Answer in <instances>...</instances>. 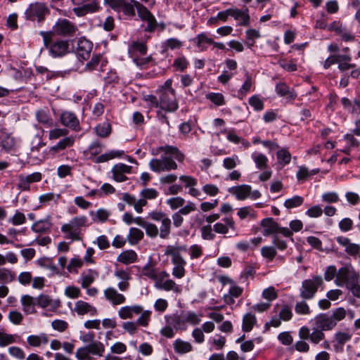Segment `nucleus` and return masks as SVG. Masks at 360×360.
<instances>
[{
	"label": "nucleus",
	"mask_w": 360,
	"mask_h": 360,
	"mask_svg": "<svg viewBox=\"0 0 360 360\" xmlns=\"http://www.w3.org/2000/svg\"><path fill=\"white\" fill-rule=\"evenodd\" d=\"M8 221L14 226H18L25 224L26 218L22 212L16 210L13 217L8 219Z\"/></svg>",
	"instance_id": "53"
},
{
	"label": "nucleus",
	"mask_w": 360,
	"mask_h": 360,
	"mask_svg": "<svg viewBox=\"0 0 360 360\" xmlns=\"http://www.w3.org/2000/svg\"><path fill=\"white\" fill-rule=\"evenodd\" d=\"M257 323L255 316L251 313L246 314L243 319V330L250 332Z\"/></svg>",
	"instance_id": "39"
},
{
	"label": "nucleus",
	"mask_w": 360,
	"mask_h": 360,
	"mask_svg": "<svg viewBox=\"0 0 360 360\" xmlns=\"http://www.w3.org/2000/svg\"><path fill=\"white\" fill-rule=\"evenodd\" d=\"M87 218L84 216L73 218L69 224H65L61 226V231L67 233L66 238L72 240H80V228L84 226Z\"/></svg>",
	"instance_id": "5"
},
{
	"label": "nucleus",
	"mask_w": 360,
	"mask_h": 360,
	"mask_svg": "<svg viewBox=\"0 0 360 360\" xmlns=\"http://www.w3.org/2000/svg\"><path fill=\"white\" fill-rule=\"evenodd\" d=\"M143 308L139 305L126 306L120 308L118 311L119 316L122 319H131L133 314H139L142 312Z\"/></svg>",
	"instance_id": "26"
},
{
	"label": "nucleus",
	"mask_w": 360,
	"mask_h": 360,
	"mask_svg": "<svg viewBox=\"0 0 360 360\" xmlns=\"http://www.w3.org/2000/svg\"><path fill=\"white\" fill-rule=\"evenodd\" d=\"M304 203V198L300 195H294L284 201L283 205L285 208L290 210L300 207Z\"/></svg>",
	"instance_id": "42"
},
{
	"label": "nucleus",
	"mask_w": 360,
	"mask_h": 360,
	"mask_svg": "<svg viewBox=\"0 0 360 360\" xmlns=\"http://www.w3.org/2000/svg\"><path fill=\"white\" fill-rule=\"evenodd\" d=\"M50 13L46 4L43 2H34L30 4L25 11V17L27 20L41 22Z\"/></svg>",
	"instance_id": "7"
},
{
	"label": "nucleus",
	"mask_w": 360,
	"mask_h": 360,
	"mask_svg": "<svg viewBox=\"0 0 360 360\" xmlns=\"http://www.w3.org/2000/svg\"><path fill=\"white\" fill-rule=\"evenodd\" d=\"M185 200L181 197L171 198L167 200V203L172 210H176L184 205Z\"/></svg>",
	"instance_id": "64"
},
{
	"label": "nucleus",
	"mask_w": 360,
	"mask_h": 360,
	"mask_svg": "<svg viewBox=\"0 0 360 360\" xmlns=\"http://www.w3.org/2000/svg\"><path fill=\"white\" fill-rule=\"evenodd\" d=\"M192 41L196 44L200 51H203L207 49L205 44H211L213 43V39L208 37L205 33L202 32L193 39Z\"/></svg>",
	"instance_id": "30"
},
{
	"label": "nucleus",
	"mask_w": 360,
	"mask_h": 360,
	"mask_svg": "<svg viewBox=\"0 0 360 360\" xmlns=\"http://www.w3.org/2000/svg\"><path fill=\"white\" fill-rule=\"evenodd\" d=\"M14 342H15V335L0 331V347H5Z\"/></svg>",
	"instance_id": "56"
},
{
	"label": "nucleus",
	"mask_w": 360,
	"mask_h": 360,
	"mask_svg": "<svg viewBox=\"0 0 360 360\" xmlns=\"http://www.w3.org/2000/svg\"><path fill=\"white\" fill-rule=\"evenodd\" d=\"M104 296L114 305H118L125 302V297L119 293L115 288H108L104 290Z\"/></svg>",
	"instance_id": "24"
},
{
	"label": "nucleus",
	"mask_w": 360,
	"mask_h": 360,
	"mask_svg": "<svg viewBox=\"0 0 360 360\" xmlns=\"http://www.w3.org/2000/svg\"><path fill=\"white\" fill-rule=\"evenodd\" d=\"M206 98L217 105H223L225 104L224 97L221 93H210L206 95Z\"/></svg>",
	"instance_id": "51"
},
{
	"label": "nucleus",
	"mask_w": 360,
	"mask_h": 360,
	"mask_svg": "<svg viewBox=\"0 0 360 360\" xmlns=\"http://www.w3.org/2000/svg\"><path fill=\"white\" fill-rule=\"evenodd\" d=\"M277 160L279 164L284 165H288L291 160V155L285 148H281L277 152Z\"/></svg>",
	"instance_id": "46"
},
{
	"label": "nucleus",
	"mask_w": 360,
	"mask_h": 360,
	"mask_svg": "<svg viewBox=\"0 0 360 360\" xmlns=\"http://www.w3.org/2000/svg\"><path fill=\"white\" fill-rule=\"evenodd\" d=\"M251 158L255 162L257 169L263 170L268 167V158L264 154L259 152H254L251 155Z\"/></svg>",
	"instance_id": "35"
},
{
	"label": "nucleus",
	"mask_w": 360,
	"mask_h": 360,
	"mask_svg": "<svg viewBox=\"0 0 360 360\" xmlns=\"http://www.w3.org/2000/svg\"><path fill=\"white\" fill-rule=\"evenodd\" d=\"M27 341L32 347H39L41 343L46 344L49 342V339L46 334L42 333L40 335H30Z\"/></svg>",
	"instance_id": "41"
},
{
	"label": "nucleus",
	"mask_w": 360,
	"mask_h": 360,
	"mask_svg": "<svg viewBox=\"0 0 360 360\" xmlns=\"http://www.w3.org/2000/svg\"><path fill=\"white\" fill-rule=\"evenodd\" d=\"M229 9L230 16L233 17L236 20H240L239 25L248 26L250 24V15L248 14V9L241 11L238 8H231Z\"/></svg>",
	"instance_id": "23"
},
{
	"label": "nucleus",
	"mask_w": 360,
	"mask_h": 360,
	"mask_svg": "<svg viewBox=\"0 0 360 360\" xmlns=\"http://www.w3.org/2000/svg\"><path fill=\"white\" fill-rule=\"evenodd\" d=\"M22 309L26 314H33L36 312L35 305L37 304L35 300L30 295H25L21 297Z\"/></svg>",
	"instance_id": "29"
},
{
	"label": "nucleus",
	"mask_w": 360,
	"mask_h": 360,
	"mask_svg": "<svg viewBox=\"0 0 360 360\" xmlns=\"http://www.w3.org/2000/svg\"><path fill=\"white\" fill-rule=\"evenodd\" d=\"M185 317L186 323H189L191 325H198L200 322L199 316L194 311H187L184 314Z\"/></svg>",
	"instance_id": "59"
},
{
	"label": "nucleus",
	"mask_w": 360,
	"mask_h": 360,
	"mask_svg": "<svg viewBox=\"0 0 360 360\" xmlns=\"http://www.w3.org/2000/svg\"><path fill=\"white\" fill-rule=\"evenodd\" d=\"M135 224L143 228L146 233L148 237L156 238L159 236V230L158 226L152 223L146 221L141 217H136Z\"/></svg>",
	"instance_id": "19"
},
{
	"label": "nucleus",
	"mask_w": 360,
	"mask_h": 360,
	"mask_svg": "<svg viewBox=\"0 0 360 360\" xmlns=\"http://www.w3.org/2000/svg\"><path fill=\"white\" fill-rule=\"evenodd\" d=\"M174 348L176 352L184 354L191 351L192 345L188 342L177 339L174 342Z\"/></svg>",
	"instance_id": "43"
},
{
	"label": "nucleus",
	"mask_w": 360,
	"mask_h": 360,
	"mask_svg": "<svg viewBox=\"0 0 360 360\" xmlns=\"http://www.w3.org/2000/svg\"><path fill=\"white\" fill-rule=\"evenodd\" d=\"M252 84L253 81L252 76L249 72H247L245 73V80L240 89L238 91V97L240 99H243L247 94L250 91Z\"/></svg>",
	"instance_id": "33"
},
{
	"label": "nucleus",
	"mask_w": 360,
	"mask_h": 360,
	"mask_svg": "<svg viewBox=\"0 0 360 360\" xmlns=\"http://www.w3.org/2000/svg\"><path fill=\"white\" fill-rule=\"evenodd\" d=\"M160 108L165 112H175L178 108L176 94L172 91H159Z\"/></svg>",
	"instance_id": "11"
},
{
	"label": "nucleus",
	"mask_w": 360,
	"mask_h": 360,
	"mask_svg": "<svg viewBox=\"0 0 360 360\" xmlns=\"http://www.w3.org/2000/svg\"><path fill=\"white\" fill-rule=\"evenodd\" d=\"M13 139L3 130H0V145L6 150H9L13 146Z\"/></svg>",
	"instance_id": "45"
},
{
	"label": "nucleus",
	"mask_w": 360,
	"mask_h": 360,
	"mask_svg": "<svg viewBox=\"0 0 360 360\" xmlns=\"http://www.w3.org/2000/svg\"><path fill=\"white\" fill-rule=\"evenodd\" d=\"M124 154V152L123 150H110L108 153L102 154V155L96 157L94 159V162L96 163H101V162H107V161L114 159L115 158H120L122 155H123Z\"/></svg>",
	"instance_id": "34"
},
{
	"label": "nucleus",
	"mask_w": 360,
	"mask_h": 360,
	"mask_svg": "<svg viewBox=\"0 0 360 360\" xmlns=\"http://www.w3.org/2000/svg\"><path fill=\"white\" fill-rule=\"evenodd\" d=\"M165 49L163 52H165L167 49H179L183 46V43L176 38H170L168 39L165 43Z\"/></svg>",
	"instance_id": "60"
},
{
	"label": "nucleus",
	"mask_w": 360,
	"mask_h": 360,
	"mask_svg": "<svg viewBox=\"0 0 360 360\" xmlns=\"http://www.w3.org/2000/svg\"><path fill=\"white\" fill-rule=\"evenodd\" d=\"M251 186L246 184H242L233 186L229 189V192L234 194L238 200H243L246 199L251 193Z\"/></svg>",
	"instance_id": "25"
},
{
	"label": "nucleus",
	"mask_w": 360,
	"mask_h": 360,
	"mask_svg": "<svg viewBox=\"0 0 360 360\" xmlns=\"http://www.w3.org/2000/svg\"><path fill=\"white\" fill-rule=\"evenodd\" d=\"M74 5L77 7L72 9L73 13L79 17H82L89 13L98 10L99 6L95 0H72Z\"/></svg>",
	"instance_id": "10"
},
{
	"label": "nucleus",
	"mask_w": 360,
	"mask_h": 360,
	"mask_svg": "<svg viewBox=\"0 0 360 360\" xmlns=\"http://www.w3.org/2000/svg\"><path fill=\"white\" fill-rule=\"evenodd\" d=\"M153 281L155 282V287L159 290H172L176 293L181 292L180 287L169 278V274L165 271L158 273Z\"/></svg>",
	"instance_id": "8"
},
{
	"label": "nucleus",
	"mask_w": 360,
	"mask_h": 360,
	"mask_svg": "<svg viewBox=\"0 0 360 360\" xmlns=\"http://www.w3.org/2000/svg\"><path fill=\"white\" fill-rule=\"evenodd\" d=\"M107 61L103 58L102 54L94 55L91 60L86 65V68L89 70H100L106 64Z\"/></svg>",
	"instance_id": "27"
},
{
	"label": "nucleus",
	"mask_w": 360,
	"mask_h": 360,
	"mask_svg": "<svg viewBox=\"0 0 360 360\" xmlns=\"http://www.w3.org/2000/svg\"><path fill=\"white\" fill-rule=\"evenodd\" d=\"M98 274L96 271L89 269L86 274L82 275L81 285L82 288H89L95 281Z\"/></svg>",
	"instance_id": "38"
},
{
	"label": "nucleus",
	"mask_w": 360,
	"mask_h": 360,
	"mask_svg": "<svg viewBox=\"0 0 360 360\" xmlns=\"http://www.w3.org/2000/svg\"><path fill=\"white\" fill-rule=\"evenodd\" d=\"M171 219L169 217L164 218L161 221V225L160 226L159 236L161 238L166 239L169 238L171 232Z\"/></svg>",
	"instance_id": "40"
},
{
	"label": "nucleus",
	"mask_w": 360,
	"mask_h": 360,
	"mask_svg": "<svg viewBox=\"0 0 360 360\" xmlns=\"http://www.w3.org/2000/svg\"><path fill=\"white\" fill-rule=\"evenodd\" d=\"M93 49V43L84 37L79 38L77 41L75 53L80 60L89 58Z\"/></svg>",
	"instance_id": "13"
},
{
	"label": "nucleus",
	"mask_w": 360,
	"mask_h": 360,
	"mask_svg": "<svg viewBox=\"0 0 360 360\" xmlns=\"http://www.w3.org/2000/svg\"><path fill=\"white\" fill-rule=\"evenodd\" d=\"M325 338V335L320 329L315 326L312 328V332L310 335V341L314 344H318L320 341Z\"/></svg>",
	"instance_id": "54"
},
{
	"label": "nucleus",
	"mask_w": 360,
	"mask_h": 360,
	"mask_svg": "<svg viewBox=\"0 0 360 360\" xmlns=\"http://www.w3.org/2000/svg\"><path fill=\"white\" fill-rule=\"evenodd\" d=\"M240 162L238 157L236 155H233L231 157H228L223 160V167L229 170L234 169L237 165Z\"/></svg>",
	"instance_id": "50"
},
{
	"label": "nucleus",
	"mask_w": 360,
	"mask_h": 360,
	"mask_svg": "<svg viewBox=\"0 0 360 360\" xmlns=\"http://www.w3.org/2000/svg\"><path fill=\"white\" fill-rule=\"evenodd\" d=\"M60 121L63 126L75 132H79L81 130L79 119L72 112H63L60 116Z\"/></svg>",
	"instance_id": "15"
},
{
	"label": "nucleus",
	"mask_w": 360,
	"mask_h": 360,
	"mask_svg": "<svg viewBox=\"0 0 360 360\" xmlns=\"http://www.w3.org/2000/svg\"><path fill=\"white\" fill-rule=\"evenodd\" d=\"M109 4L110 6L117 11H122L126 15L133 17L135 15V3L127 2L125 0H110Z\"/></svg>",
	"instance_id": "14"
},
{
	"label": "nucleus",
	"mask_w": 360,
	"mask_h": 360,
	"mask_svg": "<svg viewBox=\"0 0 360 360\" xmlns=\"http://www.w3.org/2000/svg\"><path fill=\"white\" fill-rule=\"evenodd\" d=\"M359 279V274L355 271L351 264H349L338 269L335 283L338 286L342 287L345 285L347 288L354 284V282L356 283Z\"/></svg>",
	"instance_id": "6"
},
{
	"label": "nucleus",
	"mask_w": 360,
	"mask_h": 360,
	"mask_svg": "<svg viewBox=\"0 0 360 360\" xmlns=\"http://www.w3.org/2000/svg\"><path fill=\"white\" fill-rule=\"evenodd\" d=\"M75 141V136H70L60 140L55 146L51 148V151L58 152L72 146Z\"/></svg>",
	"instance_id": "28"
},
{
	"label": "nucleus",
	"mask_w": 360,
	"mask_h": 360,
	"mask_svg": "<svg viewBox=\"0 0 360 360\" xmlns=\"http://www.w3.org/2000/svg\"><path fill=\"white\" fill-rule=\"evenodd\" d=\"M337 243L345 248V252L349 256L356 259L360 258V245L352 243L351 240L345 236H338Z\"/></svg>",
	"instance_id": "12"
},
{
	"label": "nucleus",
	"mask_w": 360,
	"mask_h": 360,
	"mask_svg": "<svg viewBox=\"0 0 360 360\" xmlns=\"http://www.w3.org/2000/svg\"><path fill=\"white\" fill-rule=\"evenodd\" d=\"M65 295L71 299H76L81 295V291L79 288L69 285L65 289Z\"/></svg>",
	"instance_id": "58"
},
{
	"label": "nucleus",
	"mask_w": 360,
	"mask_h": 360,
	"mask_svg": "<svg viewBox=\"0 0 360 360\" xmlns=\"http://www.w3.org/2000/svg\"><path fill=\"white\" fill-rule=\"evenodd\" d=\"M52 225L53 224L51 220V217L48 216L44 219H40L34 222L32 224L31 229L35 233H48L51 232Z\"/></svg>",
	"instance_id": "22"
},
{
	"label": "nucleus",
	"mask_w": 360,
	"mask_h": 360,
	"mask_svg": "<svg viewBox=\"0 0 360 360\" xmlns=\"http://www.w3.org/2000/svg\"><path fill=\"white\" fill-rule=\"evenodd\" d=\"M323 284V281L321 276H314L311 278L304 280L300 288V297L302 300L314 298L319 288Z\"/></svg>",
	"instance_id": "4"
},
{
	"label": "nucleus",
	"mask_w": 360,
	"mask_h": 360,
	"mask_svg": "<svg viewBox=\"0 0 360 360\" xmlns=\"http://www.w3.org/2000/svg\"><path fill=\"white\" fill-rule=\"evenodd\" d=\"M131 2L135 3V6L137 10L138 15L142 20H146L153 15V14L144 5L141 4L136 0H131Z\"/></svg>",
	"instance_id": "44"
},
{
	"label": "nucleus",
	"mask_w": 360,
	"mask_h": 360,
	"mask_svg": "<svg viewBox=\"0 0 360 360\" xmlns=\"http://www.w3.org/2000/svg\"><path fill=\"white\" fill-rule=\"evenodd\" d=\"M201 236L204 240H212L215 235L212 233L211 225L203 226L201 229Z\"/></svg>",
	"instance_id": "63"
},
{
	"label": "nucleus",
	"mask_w": 360,
	"mask_h": 360,
	"mask_svg": "<svg viewBox=\"0 0 360 360\" xmlns=\"http://www.w3.org/2000/svg\"><path fill=\"white\" fill-rule=\"evenodd\" d=\"M105 346L103 342L96 340L94 342L81 347L77 349L75 356L77 360H93L92 356H103Z\"/></svg>",
	"instance_id": "2"
},
{
	"label": "nucleus",
	"mask_w": 360,
	"mask_h": 360,
	"mask_svg": "<svg viewBox=\"0 0 360 360\" xmlns=\"http://www.w3.org/2000/svg\"><path fill=\"white\" fill-rule=\"evenodd\" d=\"M14 280V276L11 271L6 269H0V282L8 283Z\"/></svg>",
	"instance_id": "62"
},
{
	"label": "nucleus",
	"mask_w": 360,
	"mask_h": 360,
	"mask_svg": "<svg viewBox=\"0 0 360 360\" xmlns=\"http://www.w3.org/2000/svg\"><path fill=\"white\" fill-rule=\"evenodd\" d=\"M137 259V254L135 251L132 250H128L123 251L122 253H120L117 260L119 262H121L124 264H129L134 262H136Z\"/></svg>",
	"instance_id": "31"
},
{
	"label": "nucleus",
	"mask_w": 360,
	"mask_h": 360,
	"mask_svg": "<svg viewBox=\"0 0 360 360\" xmlns=\"http://www.w3.org/2000/svg\"><path fill=\"white\" fill-rule=\"evenodd\" d=\"M129 51L138 52L141 55H145L147 52V46L143 42L134 41L130 46Z\"/></svg>",
	"instance_id": "57"
},
{
	"label": "nucleus",
	"mask_w": 360,
	"mask_h": 360,
	"mask_svg": "<svg viewBox=\"0 0 360 360\" xmlns=\"http://www.w3.org/2000/svg\"><path fill=\"white\" fill-rule=\"evenodd\" d=\"M188 65L189 62L186 57L181 56L174 59L172 66L176 71L184 72L187 69Z\"/></svg>",
	"instance_id": "47"
},
{
	"label": "nucleus",
	"mask_w": 360,
	"mask_h": 360,
	"mask_svg": "<svg viewBox=\"0 0 360 360\" xmlns=\"http://www.w3.org/2000/svg\"><path fill=\"white\" fill-rule=\"evenodd\" d=\"M103 146L99 141H93L88 148L86 153L90 154L91 157H96L102 151Z\"/></svg>",
	"instance_id": "52"
},
{
	"label": "nucleus",
	"mask_w": 360,
	"mask_h": 360,
	"mask_svg": "<svg viewBox=\"0 0 360 360\" xmlns=\"http://www.w3.org/2000/svg\"><path fill=\"white\" fill-rule=\"evenodd\" d=\"M53 29L55 34L68 37H74L78 31L77 25L65 18L58 19Z\"/></svg>",
	"instance_id": "9"
},
{
	"label": "nucleus",
	"mask_w": 360,
	"mask_h": 360,
	"mask_svg": "<svg viewBox=\"0 0 360 360\" xmlns=\"http://www.w3.org/2000/svg\"><path fill=\"white\" fill-rule=\"evenodd\" d=\"M69 42L67 40H57L50 45L52 56H62L68 52Z\"/></svg>",
	"instance_id": "21"
},
{
	"label": "nucleus",
	"mask_w": 360,
	"mask_h": 360,
	"mask_svg": "<svg viewBox=\"0 0 360 360\" xmlns=\"http://www.w3.org/2000/svg\"><path fill=\"white\" fill-rule=\"evenodd\" d=\"M306 300H303L300 302H297L295 306V311L297 314L300 315H308L311 311L309 305L305 302Z\"/></svg>",
	"instance_id": "49"
},
{
	"label": "nucleus",
	"mask_w": 360,
	"mask_h": 360,
	"mask_svg": "<svg viewBox=\"0 0 360 360\" xmlns=\"http://www.w3.org/2000/svg\"><path fill=\"white\" fill-rule=\"evenodd\" d=\"M185 246L168 245L166 248L165 255L170 256L172 262L174 266L186 265V260L181 255V250H186Z\"/></svg>",
	"instance_id": "16"
},
{
	"label": "nucleus",
	"mask_w": 360,
	"mask_h": 360,
	"mask_svg": "<svg viewBox=\"0 0 360 360\" xmlns=\"http://www.w3.org/2000/svg\"><path fill=\"white\" fill-rule=\"evenodd\" d=\"M96 135L101 138H107L112 131V127L109 122L100 123L94 128Z\"/></svg>",
	"instance_id": "36"
},
{
	"label": "nucleus",
	"mask_w": 360,
	"mask_h": 360,
	"mask_svg": "<svg viewBox=\"0 0 360 360\" xmlns=\"http://www.w3.org/2000/svg\"><path fill=\"white\" fill-rule=\"evenodd\" d=\"M36 118L39 123L46 127H51L53 125V120L47 108L38 110L36 112Z\"/></svg>",
	"instance_id": "32"
},
{
	"label": "nucleus",
	"mask_w": 360,
	"mask_h": 360,
	"mask_svg": "<svg viewBox=\"0 0 360 360\" xmlns=\"http://www.w3.org/2000/svg\"><path fill=\"white\" fill-rule=\"evenodd\" d=\"M184 319V313L181 314L176 313L165 316L167 323L172 326L176 330H186L187 329V325Z\"/></svg>",
	"instance_id": "18"
},
{
	"label": "nucleus",
	"mask_w": 360,
	"mask_h": 360,
	"mask_svg": "<svg viewBox=\"0 0 360 360\" xmlns=\"http://www.w3.org/2000/svg\"><path fill=\"white\" fill-rule=\"evenodd\" d=\"M141 274L143 276L154 281L158 273L156 269L152 263L149 262L142 268Z\"/></svg>",
	"instance_id": "48"
},
{
	"label": "nucleus",
	"mask_w": 360,
	"mask_h": 360,
	"mask_svg": "<svg viewBox=\"0 0 360 360\" xmlns=\"http://www.w3.org/2000/svg\"><path fill=\"white\" fill-rule=\"evenodd\" d=\"M335 326V320L326 314H321L314 319V326L322 332L332 330Z\"/></svg>",
	"instance_id": "17"
},
{
	"label": "nucleus",
	"mask_w": 360,
	"mask_h": 360,
	"mask_svg": "<svg viewBox=\"0 0 360 360\" xmlns=\"http://www.w3.org/2000/svg\"><path fill=\"white\" fill-rule=\"evenodd\" d=\"M261 254L264 257L272 261L276 255V248L273 246H264L261 249Z\"/></svg>",
	"instance_id": "55"
},
{
	"label": "nucleus",
	"mask_w": 360,
	"mask_h": 360,
	"mask_svg": "<svg viewBox=\"0 0 360 360\" xmlns=\"http://www.w3.org/2000/svg\"><path fill=\"white\" fill-rule=\"evenodd\" d=\"M143 236L144 233L141 230L131 227L129 229L127 239L131 245H136L143 239Z\"/></svg>",
	"instance_id": "37"
},
{
	"label": "nucleus",
	"mask_w": 360,
	"mask_h": 360,
	"mask_svg": "<svg viewBox=\"0 0 360 360\" xmlns=\"http://www.w3.org/2000/svg\"><path fill=\"white\" fill-rule=\"evenodd\" d=\"M261 226L263 228L262 234L264 236H273L277 234H281L284 237H289L293 241L292 238V233L287 227H281L273 218H264L261 221Z\"/></svg>",
	"instance_id": "3"
},
{
	"label": "nucleus",
	"mask_w": 360,
	"mask_h": 360,
	"mask_svg": "<svg viewBox=\"0 0 360 360\" xmlns=\"http://www.w3.org/2000/svg\"><path fill=\"white\" fill-rule=\"evenodd\" d=\"M162 152L166 156H162L160 159L153 158L149 162L150 169L157 173L176 169L178 166L173 158L179 162H182L185 159L184 154L174 146L166 144L151 150V153L153 155H158Z\"/></svg>",
	"instance_id": "1"
},
{
	"label": "nucleus",
	"mask_w": 360,
	"mask_h": 360,
	"mask_svg": "<svg viewBox=\"0 0 360 360\" xmlns=\"http://www.w3.org/2000/svg\"><path fill=\"white\" fill-rule=\"evenodd\" d=\"M249 104L257 111H260L264 108L263 101L257 95L249 98Z\"/></svg>",
	"instance_id": "61"
},
{
	"label": "nucleus",
	"mask_w": 360,
	"mask_h": 360,
	"mask_svg": "<svg viewBox=\"0 0 360 360\" xmlns=\"http://www.w3.org/2000/svg\"><path fill=\"white\" fill-rule=\"evenodd\" d=\"M74 310L80 316L87 314L91 316H96L98 314V311L95 307L83 300L76 302Z\"/></svg>",
	"instance_id": "20"
}]
</instances>
